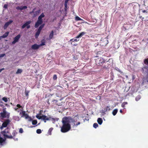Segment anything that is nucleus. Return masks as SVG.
<instances>
[{
    "label": "nucleus",
    "instance_id": "obj_1",
    "mask_svg": "<svg viewBox=\"0 0 148 148\" xmlns=\"http://www.w3.org/2000/svg\"><path fill=\"white\" fill-rule=\"evenodd\" d=\"M76 118H74L72 119L71 117H66L62 119V122L63 125L61 127V131L62 132L65 133L69 131L71 128L70 123L71 122H75L77 121Z\"/></svg>",
    "mask_w": 148,
    "mask_h": 148
},
{
    "label": "nucleus",
    "instance_id": "obj_2",
    "mask_svg": "<svg viewBox=\"0 0 148 148\" xmlns=\"http://www.w3.org/2000/svg\"><path fill=\"white\" fill-rule=\"evenodd\" d=\"M1 134L4 136V138H9L10 139L13 138V136L10 133V130L8 127L7 128L3 131H2Z\"/></svg>",
    "mask_w": 148,
    "mask_h": 148
},
{
    "label": "nucleus",
    "instance_id": "obj_3",
    "mask_svg": "<svg viewBox=\"0 0 148 148\" xmlns=\"http://www.w3.org/2000/svg\"><path fill=\"white\" fill-rule=\"evenodd\" d=\"M45 15L43 13L42 14L38 17V20L36 23L35 25V27L36 28L40 24H41L42 22V18L45 17Z\"/></svg>",
    "mask_w": 148,
    "mask_h": 148
},
{
    "label": "nucleus",
    "instance_id": "obj_4",
    "mask_svg": "<svg viewBox=\"0 0 148 148\" xmlns=\"http://www.w3.org/2000/svg\"><path fill=\"white\" fill-rule=\"evenodd\" d=\"M0 117L2 118H7L9 117L10 113L7 112L5 110V108L3 109V112L0 113Z\"/></svg>",
    "mask_w": 148,
    "mask_h": 148
},
{
    "label": "nucleus",
    "instance_id": "obj_5",
    "mask_svg": "<svg viewBox=\"0 0 148 148\" xmlns=\"http://www.w3.org/2000/svg\"><path fill=\"white\" fill-rule=\"evenodd\" d=\"M10 122V121L9 119L6 120L2 123V126L0 127V129L2 130L3 128L6 127Z\"/></svg>",
    "mask_w": 148,
    "mask_h": 148
},
{
    "label": "nucleus",
    "instance_id": "obj_6",
    "mask_svg": "<svg viewBox=\"0 0 148 148\" xmlns=\"http://www.w3.org/2000/svg\"><path fill=\"white\" fill-rule=\"evenodd\" d=\"M35 9L34 8L33 9L32 11L30 12V14H32L33 13V15L34 17H35L37 15H38L40 12V10H38L36 11H35Z\"/></svg>",
    "mask_w": 148,
    "mask_h": 148
},
{
    "label": "nucleus",
    "instance_id": "obj_7",
    "mask_svg": "<svg viewBox=\"0 0 148 148\" xmlns=\"http://www.w3.org/2000/svg\"><path fill=\"white\" fill-rule=\"evenodd\" d=\"M108 43V40L106 38H105L101 40V45L103 46H106Z\"/></svg>",
    "mask_w": 148,
    "mask_h": 148
},
{
    "label": "nucleus",
    "instance_id": "obj_8",
    "mask_svg": "<svg viewBox=\"0 0 148 148\" xmlns=\"http://www.w3.org/2000/svg\"><path fill=\"white\" fill-rule=\"evenodd\" d=\"M31 21H27L24 24H23L22 26V28L24 29L25 27H27V29H29L30 27V26L29 24L31 23Z\"/></svg>",
    "mask_w": 148,
    "mask_h": 148
},
{
    "label": "nucleus",
    "instance_id": "obj_9",
    "mask_svg": "<svg viewBox=\"0 0 148 148\" xmlns=\"http://www.w3.org/2000/svg\"><path fill=\"white\" fill-rule=\"evenodd\" d=\"M44 25V24H43L39 27L37 32H36V34L35 36L36 37H37L38 36L40 33L41 30L42 28L43 27Z\"/></svg>",
    "mask_w": 148,
    "mask_h": 148
},
{
    "label": "nucleus",
    "instance_id": "obj_10",
    "mask_svg": "<svg viewBox=\"0 0 148 148\" xmlns=\"http://www.w3.org/2000/svg\"><path fill=\"white\" fill-rule=\"evenodd\" d=\"M21 36L20 34L17 35L14 38V41H12V43L13 44H14L16 43V42H18V40Z\"/></svg>",
    "mask_w": 148,
    "mask_h": 148
},
{
    "label": "nucleus",
    "instance_id": "obj_11",
    "mask_svg": "<svg viewBox=\"0 0 148 148\" xmlns=\"http://www.w3.org/2000/svg\"><path fill=\"white\" fill-rule=\"evenodd\" d=\"M13 21L12 20L9 21L8 22L6 23L4 26V29H5L7 28L8 27L11 23L13 22Z\"/></svg>",
    "mask_w": 148,
    "mask_h": 148
},
{
    "label": "nucleus",
    "instance_id": "obj_12",
    "mask_svg": "<svg viewBox=\"0 0 148 148\" xmlns=\"http://www.w3.org/2000/svg\"><path fill=\"white\" fill-rule=\"evenodd\" d=\"M23 117H24L25 119H27L28 121H30L32 120L31 117L27 114L25 113Z\"/></svg>",
    "mask_w": 148,
    "mask_h": 148
},
{
    "label": "nucleus",
    "instance_id": "obj_13",
    "mask_svg": "<svg viewBox=\"0 0 148 148\" xmlns=\"http://www.w3.org/2000/svg\"><path fill=\"white\" fill-rule=\"evenodd\" d=\"M39 47V45H38L36 44H34L32 46V48L34 50L38 49Z\"/></svg>",
    "mask_w": 148,
    "mask_h": 148
},
{
    "label": "nucleus",
    "instance_id": "obj_14",
    "mask_svg": "<svg viewBox=\"0 0 148 148\" xmlns=\"http://www.w3.org/2000/svg\"><path fill=\"white\" fill-rule=\"evenodd\" d=\"M9 34V32H8L5 33L2 36L0 37V40L2 38H4L6 37Z\"/></svg>",
    "mask_w": 148,
    "mask_h": 148
},
{
    "label": "nucleus",
    "instance_id": "obj_15",
    "mask_svg": "<svg viewBox=\"0 0 148 148\" xmlns=\"http://www.w3.org/2000/svg\"><path fill=\"white\" fill-rule=\"evenodd\" d=\"M41 119H42L43 120H48L49 119L48 117L45 115H42L41 116Z\"/></svg>",
    "mask_w": 148,
    "mask_h": 148
},
{
    "label": "nucleus",
    "instance_id": "obj_16",
    "mask_svg": "<svg viewBox=\"0 0 148 148\" xmlns=\"http://www.w3.org/2000/svg\"><path fill=\"white\" fill-rule=\"evenodd\" d=\"M85 34V33L84 32H83L80 33L79 35L77 36L76 38H79L80 37H82L83 35H84Z\"/></svg>",
    "mask_w": 148,
    "mask_h": 148
},
{
    "label": "nucleus",
    "instance_id": "obj_17",
    "mask_svg": "<svg viewBox=\"0 0 148 148\" xmlns=\"http://www.w3.org/2000/svg\"><path fill=\"white\" fill-rule=\"evenodd\" d=\"M6 139V138H4V139L3 138L0 136V144L1 145H2L3 143L5 141Z\"/></svg>",
    "mask_w": 148,
    "mask_h": 148
},
{
    "label": "nucleus",
    "instance_id": "obj_18",
    "mask_svg": "<svg viewBox=\"0 0 148 148\" xmlns=\"http://www.w3.org/2000/svg\"><path fill=\"white\" fill-rule=\"evenodd\" d=\"M25 114V111H22L20 112L19 115L21 116V117H23Z\"/></svg>",
    "mask_w": 148,
    "mask_h": 148
},
{
    "label": "nucleus",
    "instance_id": "obj_19",
    "mask_svg": "<svg viewBox=\"0 0 148 148\" xmlns=\"http://www.w3.org/2000/svg\"><path fill=\"white\" fill-rule=\"evenodd\" d=\"M23 71V70L21 69H18L16 72V74H21Z\"/></svg>",
    "mask_w": 148,
    "mask_h": 148
},
{
    "label": "nucleus",
    "instance_id": "obj_20",
    "mask_svg": "<svg viewBox=\"0 0 148 148\" xmlns=\"http://www.w3.org/2000/svg\"><path fill=\"white\" fill-rule=\"evenodd\" d=\"M102 119L100 118H99L97 119V122L100 125H101L102 123Z\"/></svg>",
    "mask_w": 148,
    "mask_h": 148
},
{
    "label": "nucleus",
    "instance_id": "obj_21",
    "mask_svg": "<svg viewBox=\"0 0 148 148\" xmlns=\"http://www.w3.org/2000/svg\"><path fill=\"white\" fill-rule=\"evenodd\" d=\"M118 112L117 109H115L112 112V114L114 116H115L116 114Z\"/></svg>",
    "mask_w": 148,
    "mask_h": 148
},
{
    "label": "nucleus",
    "instance_id": "obj_22",
    "mask_svg": "<svg viewBox=\"0 0 148 148\" xmlns=\"http://www.w3.org/2000/svg\"><path fill=\"white\" fill-rule=\"evenodd\" d=\"M53 32L52 31L49 34V38L50 39H51L53 38Z\"/></svg>",
    "mask_w": 148,
    "mask_h": 148
},
{
    "label": "nucleus",
    "instance_id": "obj_23",
    "mask_svg": "<svg viewBox=\"0 0 148 148\" xmlns=\"http://www.w3.org/2000/svg\"><path fill=\"white\" fill-rule=\"evenodd\" d=\"M144 64L146 65H148V58L145 59L144 60Z\"/></svg>",
    "mask_w": 148,
    "mask_h": 148
},
{
    "label": "nucleus",
    "instance_id": "obj_24",
    "mask_svg": "<svg viewBox=\"0 0 148 148\" xmlns=\"http://www.w3.org/2000/svg\"><path fill=\"white\" fill-rule=\"evenodd\" d=\"M53 130V128H50L48 130V134L49 135H51V132Z\"/></svg>",
    "mask_w": 148,
    "mask_h": 148
},
{
    "label": "nucleus",
    "instance_id": "obj_25",
    "mask_svg": "<svg viewBox=\"0 0 148 148\" xmlns=\"http://www.w3.org/2000/svg\"><path fill=\"white\" fill-rule=\"evenodd\" d=\"M75 20L77 21L82 20V19H81L78 16H76L75 17Z\"/></svg>",
    "mask_w": 148,
    "mask_h": 148
},
{
    "label": "nucleus",
    "instance_id": "obj_26",
    "mask_svg": "<svg viewBox=\"0 0 148 148\" xmlns=\"http://www.w3.org/2000/svg\"><path fill=\"white\" fill-rule=\"evenodd\" d=\"M37 123V121L36 120H34L32 121V124L33 125H36Z\"/></svg>",
    "mask_w": 148,
    "mask_h": 148
},
{
    "label": "nucleus",
    "instance_id": "obj_27",
    "mask_svg": "<svg viewBox=\"0 0 148 148\" xmlns=\"http://www.w3.org/2000/svg\"><path fill=\"white\" fill-rule=\"evenodd\" d=\"M17 134V132H16L15 130H14L12 133V136H13V137L16 134Z\"/></svg>",
    "mask_w": 148,
    "mask_h": 148
},
{
    "label": "nucleus",
    "instance_id": "obj_28",
    "mask_svg": "<svg viewBox=\"0 0 148 148\" xmlns=\"http://www.w3.org/2000/svg\"><path fill=\"white\" fill-rule=\"evenodd\" d=\"M78 41V40H77V39H72L70 40V41H71L72 42H77Z\"/></svg>",
    "mask_w": 148,
    "mask_h": 148
},
{
    "label": "nucleus",
    "instance_id": "obj_29",
    "mask_svg": "<svg viewBox=\"0 0 148 148\" xmlns=\"http://www.w3.org/2000/svg\"><path fill=\"white\" fill-rule=\"evenodd\" d=\"M2 99L5 102H7L8 101L7 98L6 97H3L2 98Z\"/></svg>",
    "mask_w": 148,
    "mask_h": 148
},
{
    "label": "nucleus",
    "instance_id": "obj_30",
    "mask_svg": "<svg viewBox=\"0 0 148 148\" xmlns=\"http://www.w3.org/2000/svg\"><path fill=\"white\" fill-rule=\"evenodd\" d=\"M127 104V102H124L123 103L122 105L121 106L122 107L124 108L125 107V105Z\"/></svg>",
    "mask_w": 148,
    "mask_h": 148
},
{
    "label": "nucleus",
    "instance_id": "obj_31",
    "mask_svg": "<svg viewBox=\"0 0 148 148\" xmlns=\"http://www.w3.org/2000/svg\"><path fill=\"white\" fill-rule=\"evenodd\" d=\"M110 110V108L109 106H107L106 107V108L105 109V111H109Z\"/></svg>",
    "mask_w": 148,
    "mask_h": 148
},
{
    "label": "nucleus",
    "instance_id": "obj_32",
    "mask_svg": "<svg viewBox=\"0 0 148 148\" xmlns=\"http://www.w3.org/2000/svg\"><path fill=\"white\" fill-rule=\"evenodd\" d=\"M45 42L44 41H42V42L39 45V46L40 47L45 45Z\"/></svg>",
    "mask_w": 148,
    "mask_h": 148
},
{
    "label": "nucleus",
    "instance_id": "obj_33",
    "mask_svg": "<svg viewBox=\"0 0 148 148\" xmlns=\"http://www.w3.org/2000/svg\"><path fill=\"white\" fill-rule=\"evenodd\" d=\"M98 125L97 123H95L93 125V127L95 128H96L97 127H98Z\"/></svg>",
    "mask_w": 148,
    "mask_h": 148
},
{
    "label": "nucleus",
    "instance_id": "obj_34",
    "mask_svg": "<svg viewBox=\"0 0 148 148\" xmlns=\"http://www.w3.org/2000/svg\"><path fill=\"white\" fill-rule=\"evenodd\" d=\"M36 117L38 119H41V116H39L38 114H37L36 116Z\"/></svg>",
    "mask_w": 148,
    "mask_h": 148
},
{
    "label": "nucleus",
    "instance_id": "obj_35",
    "mask_svg": "<svg viewBox=\"0 0 148 148\" xmlns=\"http://www.w3.org/2000/svg\"><path fill=\"white\" fill-rule=\"evenodd\" d=\"M41 132V130L40 129H38L37 130H36V132L38 134H40Z\"/></svg>",
    "mask_w": 148,
    "mask_h": 148
},
{
    "label": "nucleus",
    "instance_id": "obj_36",
    "mask_svg": "<svg viewBox=\"0 0 148 148\" xmlns=\"http://www.w3.org/2000/svg\"><path fill=\"white\" fill-rule=\"evenodd\" d=\"M27 8V6H21V9H21V10H22L24 9H26Z\"/></svg>",
    "mask_w": 148,
    "mask_h": 148
},
{
    "label": "nucleus",
    "instance_id": "obj_37",
    "mask_svg": "<svg viewBox=\"0 0 148 148\" xmlns=\"http://www.w3.org/2000/svg\"><path fill=\"white\" fill-rule=\"evenodd\" d=\"M57 79V77L56 75H54L53 77V80H55L56 79Z\"/></svg>",
    "mask_w": 148,
    "mask_h": 148
},
{
    "label": "nucleus",
    "instance_id": "obj_38",
    "mask_svg": "<svg viewBox=\"0 0 148 148\" xmlns=\"http://www.w3.org/2000/svg\"><path fill=\"white\" fill-rule=\"evenodd\" d=\"M29 92L28 91H25V94L26 96H28Z\"/></svg>",
    "mask_w": 148,
    "mask_h": 148
},
{
    "label": "nucleus",
    "instance_id": "obj_39",
    "mask_svg": "<svg viewBox=\"0 0 148 148\" xmlns=\"http://www.w3.org/2000/svg\"><path fill=\"white\" fill-rule=\"evenodd\" d=\"M19 132L20 133H22L23 132V129L21 128L19 129Z\"/></svg>",
    "mask_w": 148,
    "mask_h": 148
},
{
    "label": "nucleus",
    "instance_id": "obj_40",
    "mask_svg": "<svg viewBox=\"0 0 148 148\" xmlns=\"http://www.w3.org/2000/svg\"><path fill=\"white\" fill-rule=\"evenodd\" d=\"M80 123L79 122H78L75 125V124H74V125H73V127H74L75 126H77L78 125L80 124Z\"/></svg>",
    "mask_w": 148,
    "mask_h": 148
},
{
    "label": "nucleus",
    "instance_id": "obj_41",
    "mask_svg": "<svg viewBox=\"0 0 148 148\" xmlns=\"http://www.w3.org/2000/svg\"><path fill=\"white\" fill-rule=\"evenodd\" d=\"M14 119L15 120L17 121H19V117L17 116L15 117H14Z\"/></svg>",
    "mask_w": 148,
    "mask_h": 148
},
{
    "label": "nucleus",
    "instance_id": "obj_42",
    "mask_svg": "<svg viewBox=\"0 0 148 148\" xmlns=\"http://www.w3.org/2000/svg\"><path fill=\"white\" fill-rule=\"evenodd\" d=\"M5 55V54H2L0 55V58L2 57H4Z\"/></svg>",
    "mask_w": 148,
    "mask_h": 148
},
{
    "label": "nucleus",
    "instance_id": "obj_43",
    "mask_svg": "<svg viewBox=\"0 0 148 148\" xmlns=\"http://www.w3.org/2000/svg\"><path fill=\"white\" fill-rule=\"evenodd\" d=\"M16 9L17 10H21V7L18 6L16 8Z\"/></svg>",
    "mask_w": 148,
    "mask_h": 148
},
{
    "label": "nucleus",
    "instance_id": "obj_44",
    "mask_svg": "<svg viewBox=\"0 0 148 148\" xmlns=\"http://www.w3.org/2000/svg\"><path fill=\"white\" fill-rule=\"evenodd\" d=\"M4 8H7L8 7V5L7 4H5L4 6Z\"/></svg>",
    "mask_w": 148,
    "mask_h": 148
},
{
    "label": "nucleus",
    "instance_id": "obj_45",
    "mask_svg": "<svg viewBox=\"0 0 148 148\" xmlns=\"http://www.w3.org/2000/svg\"><path fill=\"white\" fill-rule=\"evenodd\" d=\"M64 6H65V10H66V8H67V4L65 3L64 4Z\"/></svg>",
    "mask_w": 148,
    "mask_h": 148
},
{
    "label": "nucleus",
    "instance_id": "obj_46",
    "mask_svg": "<svg viewBox=\"0 0 148 148\" xmlns=\"http://www.w3.org/2000/svg\"><path fill=\"white\" fill-rule=\"evenodd\" d=\"M17 107L18 108H21V106L19 104H17Z\"/></svg>",
    "mask_w": 148,
    "mask_h": 148
},
{
    "label": "nucleus",
    "instance_id": "obj_47",
    "mask_svg": "<svg viewBox=\"0 0 148 148\" xmlns=\"http://www.w3.org/2000/svg\"><path fill=\"white\" fill-rule=\"evenodd\" d=\"M140 98H138V97H136V101H138L139 99Z\"/></svg>",
    "mask_w": 148,
    "mask_h": 148
},
{
    "label": "nucleus",
    "instance_id": "obj_48",
    "mask_svg": "<svg viewBox=\"0 0 148 148\" xmlns=\"http://www.w3.org/2000/svg\"><path fill=\"white\" fill-rule=\"evenodd\" d=\"M142 12L143 13H145V12L147 13V12L146 11V10H143Z\"/></svg>",
    "mask_w": 148,
    "mask_h": 148
},
{
    "label": "nucleus",
    "instance_id": "obj_49",
    "mask_svg": "<svg viewBox=\"0 0 148 148\" xmlns=\"http://www.w3.org/2000/svg\"><path fill=\"white\" fill-rule=\"evenodd\" d=\"M4 68H2L1 69H0V73L3 70H4Z\"/></svg>",
    "mask_w": 148,
    "mask_h": 148
},
{
    "label": "nucleus",
    "instance_id": "obj_50",
    "mask_svg": "<svg viewBox=\"0 0 148 148\" xmlns=\"http://www.w3.org/2000/svg\"><path fill=\"white\" fill-rule=\"evenodd\" d=\"M68 1L67 0H65V3L67 4Z\"/></svg>",
    "mask_w": 148,
    "mask_h": 148
},
{
    "label": "nucleus",
    "instance_id": "obj_51",
    "mask_svg": "<svg viewBox=\"0 0 148 148\" xmlns=\"http://www.w3.org/2000/svg\"><path fill=\"white\" fill-rule=\"evenodd\" d=\"M51 119H52V120H53V121H55L56 120H57V119H55L53 118H52Z\"/></svg>",
    "mask_w": 148,
    "mask_h": 148
},
{
    "label": "nucleus",
    "instance_id": "obj_52",
    "mask_svg": "<svg viewBox=\"0 0 148 148\" xmlns=\"http://www.w3.org/2000/svg\"><path fill=\"white\" fill-rule=\"evenodd\" d=\"M135 78V76L134 75H133V79H134Z\"/></svg>",
    "mask_w": 148,
    "mask_h": 148
},
{
    "label": "nucleus",
    "instance_id": "obj_53",
    "mask_svg": "<svg viewBox=\"0 0 148 148\" xmlns=\"http://www.w3.org/2000/svg\"><path fill=\"white\" fill-rule=\"evenodd\" d=\"M120 112L121 113H122V110H120Z\"/></svg>",
    "mask_w": 148,
    "mask_h": 148
},
{
    "label": "nucleus",
    "instance_id": "obj_54",
    "mask_svg": "<svg viewBox=\"0 0 148 148\" xmlns=\"http://www.w3.org/2000/svg\"><path fill=\"white\" fill-rule=\"evenodd\" d=\"M143 19H144V18L143 17H142V20H143Z\"/></svg>",
    "mask_w": 148,
    "mask_h": 148
},
{
    "label": "nucleus",
    "instance_id": "obj_55",
    "mask_svg": "<svg viewBox=\"0 0 148 148\" xmlns=\"http://www.w3.org/2000/svg\"><path fill=\"white\" fill-rule=\"evenodd\" d=\"M17 109H18V108H15V109L16 110H17Z\"/></svg>",
    "mask_w": 148,
    "mask_h": 148
},
{
    "label": "nucleus",
    "instance_id": "obj_56",
    "mask_svg": "<svg viewBox=\"0 0 148 148\" xmlns=\"http://www.w3.org/2000/svg\"><path fill=\"white\" fill-rule=\"evenodd\" d=\"M44 122H45V123H46V120H44Z\"/></svg>",
    "mask_w": 148,
    "mask_h": 148
},
{
    "label": "nucleus",
    "instance_id": "obj_57",
    "mask_svg": "<svg viewBox=\"0 0 148 148\" xmlns=\"http://www.w3.org/2000/svg\"><path fill=\"white\" fill-rule=\"evenodd\" d=\"M57 101L56 100H54V101Z\"/></svg>",
    "mask_w": 148,
    "mask_h": 148
},
{
    "label": "nucleus",
    "instance_id": "obj_58",
    "mask_svg": "<svg viewBox=\"0 0 148 148\" xmlns=\"http://www.w3.org/2000/svg\"><path fill=\"white\" fill-rule=\"evenodd\" d=\"M140 18H142V16H140Z\"/></svg>",
    "mask_w": 148,
    "mask_h": 148
},
{
    "label": "nucleus",
    "instance_id": "obj_59",
    "mask_svg": "<svg viewBox=\"0 0 148 148\" xmlns=\"http://www.w3.org/2000/svg\"><path fill=\"white\" fill-rule=\"evenodd\" d=\"M71 44H72V42H71Z\"/></svg>",
    "mask_w": 148,
    "mask_h": 148
}]
</instances>
